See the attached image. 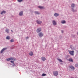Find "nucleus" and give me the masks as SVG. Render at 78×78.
<instances>
[{"instance_id": "nucleus-8", "label": "nucleus", "mask_w": 78, "mask_h": 78, "mask_svg": "<svg viewBox=\"0 0 78 78\" xmlns=\"http://www.w3.org/2000/svg\"><path fill=\"white\" fill-rule=\"evenodd\" d=\"M39 37H42L43 36V34L42 32L39 33L38 34Z\"/></svg>"}, {"instance_id": "nucleus-13", "label": "nucleus", "mask_w": 78, "mask_h": 78, "mask_svg": "<svg viewBox=\"0 0 78 78\" xmlns=\"http://www.w3.org/2000/svg\"><path fill=\"white\" fill-rule=\"evenodd\" d=\"M59 14H58V13H55L54 14V16L55 17H57V16H59Z\"/></svg>"}, {"instance_id": "nucleus-28", "label": "nucleus", "mask_w": 78, "mask_h": 78, "mask_svg": "<svg viewBox=\"0 0 78 78\" xmlns=\"http://www.w3.org/2000/svg\"><path fill=\"white\" fill-rule=\"evenodd\" d=\"M10 62L12 63H13V64H14V61H11Z\"/></svg>"}, {"instance_id": "nucleus-9", "label": "nucleus", "mask_w": 78, "mask_h": 78, "mask_svg": "<svg viewBox=\"0 0 78 78\" xmlns=\"http://www.w3.org/2000/svg\"><path fill=\"white\" fill-rule=\"evenodd\" d=\"M7 49V48H4L1 51V53H3V51H5V50H6Z\"/></svg>"}, {"instance_id": "nucleus-26", "label": "nucleus", "mask_w": 78, "mask_h": 78, "mask_svg": "<svg viewBox=\"0 0 78 78\" xmlns=\"http://www.w3.org/2000/svg\"><path fill=\"white\" fill-rule=\"evenodd\" d=\"M75 67H78V64H77L75 65Z\"/></svg>"}, {"instance_id": "nucleus-24", "label": "nucleus", "mask_w": 78, "mask_h": 78, "mask_svg": "<svg viewBox=\"0 0 78 78\" xmlns=\"http://www.w3.org/2000/svg\"><path fill=\"white\" fill-rule=\"evenodd\" d=\"M74 6H75V4H73L72 5H71V7H74Z\"/></svg>"}, {"instance_id": "nucleus-29", "label": "nucleus", "mask_w": 78, "mask_h": 78, "mask_svg": "<svg viewBox=\"0 0 78 78\" xmlns=\"http://www.w3.org/2000/svg\"><path fill=\"white\" fill-rule=\"evenodd\" d=\"M28 37H26V39H28Z\"/></svg>"}, {"instance_id": "nucleus-15", "label": "nucleus", "mask_w": 78, "mask_h": 78, "mask_svg": "<svg viewBox=\"0 0 78 78\" xmlns=\"http://www.w3.org/2000/svg\"><path fill=\"white\" fill-rule=\"evenodd\" d=\"M52 23H53V24H54V25H56V21H53Z\"/></svg>"}, {"instance_id": "nucleus-4", "label": "nucleus", "mask_w": 78, "mask_h": 78, "mask_svg": "<svg viewBox=\"0 0 78 78\" xmlns=\"http://www.w3.org/2000/svg\"><path fill=\"white\" fill-rule=\"evenodd\" d=\"M36 22L37 23H38V24H41V23H42V21L39 20H37L36 21Z\"/></svg>"}, {"instance_id": "nucleus-3", "label": "nucleus", "mask_w": 78, "mask_h": 78, "mask_svg": "<svg viewBox=\"0 0 78 78\" xmlns=\"http://www.w3.org/2000/svg\"><path fill=\"white\" fill-rule=\"evenodd\" d=\"M16 59H14V58H13V57H11L10 58H9L8 59H6V61H10V60H13L14 61Z\"/></svg>"}, {"instance_id": "nucleus-11", "label": "nucleus", "mask_w": 78, "mask_h": 78, "mask_svg": "<svg viewBox=\"0 0 78 78\" xmlns=\"http://www.w3.org/2000/svg\"><path fill=\"white\" fill-rule=\"evenodd\" d=\"M33 52L32 51H30V53H29V55L32 56H33Z\"/></svg>"}, {"instance_id": "nucleus-20", "label": "nucleus", "mask_w": 78, "mask_h": 78, "mask_svg": "<svg viewBox=\"0 0 78 78\" xmlns=\"http://www.w3.org/2000/svg\"><path fill=\"white\" fill-rule=\"evenodd\" d=\"M38 8L40 9H43V8H44V7L39 6H38Z\"/></svg>"}, {"instance_id": "nucleus-23", "label": "nucleus", "mask_w": 78, "mask_h": 78, "mask_svg": "<svg viewBox=\"0 0 78 78\" xmlns=\"http://www.w3.org/2000/svg\"><path fill=\"white\" fill-rule=\"evenodd\" d=\"M17 1L18 2H22L23 1V0H17Z\"/></svg>"}, {"instance_id": "nucleus-12", "label": "nucleus", "mask_w": 78, "mask_h": 78, "mask_svg": "<svg viewBox=\"0 0 78 78\" xmlns=\"http://www.w3.org/2000/svg\"><path fill=\"white\" fill-rule=\"evenodd\" d=\"M6 13V11H3L1 13V14H5Z\"/></svg>"}, {"instance_id": "nucleus-18", "label": "nucleus", "mask_w": 78, "mask_h": 78, "mask_svg": "<svg viewBox=\"0 0 78 78\" xmlns=\"http://www.w3.org/2000/svg\"><path fill=\"white\" fill-rule=\"evenodd\" d=\"M9 31V29H6L5 30V32H6V33H8Z\"/></svg>"}, {"instance_id": "nucleus-6", "label": "nucleus", "mask_w": 78, "mask_h": 78, "mask_svg": "<svg viewBox=\"0 0 78 78\" xmlns=\"http://www.w3.org/2000/svg\"><path fill=\"white\" fill-rule=\"evenodd\" d=\"M36 31L37 33H39V32L41 31V28H38L37 29Z\"/></svg>"}, {"instance_id": "nucleus-16", "label": "nucleus", "mask_w": 78, "mask_h": 78, "mask_svg": "<svg viewBox=\"0 0 78 78\" xmlns=\"http://www.w3.org/2000/svg\"><path fill=\"white\" fill-rule=\"evenodd\" d=\"M57 59L58 60L59 62H63V61H62V60H61V59L59 58H57Z\"/></svg>"}, {"instance_id": "nucleus-14", "label": "nucleus", "mask_w": 78, "mask_h": 78, "mask_svg": "<svg viewBox=\"0 0 78 78\" xmlns=\"http://www.w3.org/2000/svg\"><path fill=\"white\" fill-rule=\"evenodd\" d=\"M61 23H62V24L66 23V21L65 20H62L61 21Z\"/></svg>"}, {"instance_id": "nucleus-2", "label": "nucleus", "mask_w": 78, "mask_h": 78, "mask_svg": "<svg viewBox=\"0 0 78 78\" xmlns=\"http://www.w3.org/2000/svg\"><path fill=\"white\" fill-rule=\"evenodd\" d=\"M53 74L54 76H57L58 75V72L57 71H54L53 72Z\"/></svg>"}, {"instance_id": "nucleus-31", "label": "nucleus", "mask_w": 78, "mask_h": 78, "mask_svg": "<svg viewBox=\"0 0 78 78\" xmlns=\"http://www.w3.org/2000/svg\"><path fill=\"white\" fill-rule=\"evenodd\" d=\"M12 32V30H11Z\"/></svg>"}, {"instance_id": "nucleus-27", "label": "nucleus", "mask_w": 78, "mask_h": 78, "mask_svg": "<svg viewBox=\"0 0 78 78\" xmlns=\"http://www.w3.org/2000/svg\"><path fill=\"white\" fill-rule=\"evenodd\" d=\"M72 11L73 12H75V11H76L74 10L73 9V8H72Z\"/></svg>"}, {"instance_id": "nucleus-21", "label": "nucleus", "mask_w": 78, "mask_h": 78, "mask_svg": "<svg viewBox=\"0 0 78 78\" xmlns=\"http://www.w3.org/2000/svg\"><path fill=\"white\" fill-rule=\"evenodd\" d=\"M35 13L37 14H39V13L38 12H35Z\"/></svg>"}, {"instance_id": "nucleus-7", "label": "nucleus", "mask_w": 78, "mask_h": 78, "mask_svg": "<svg viewBox=\"0 0 78 78\" xmlns=\"http://www.w3.org/2000/svg\"><path fill=\"white\" fill-rule=\"evenodd\" d=\"M41 59L43 61H45L46 60V58L45 57H41Z\"/></svg>"}, {"instance_id": "nucleus-25", "label": "nucleus", "mask_w": 78, "mask_h": 78, "mask_svg": "<svg viewBox=\"0 0 78 78\" xmlns=\"http://www.w3.org/2000/svg\"><path fill=\"white\" fill-rule=\"evenodd\" d=\"M42 76H46V74L43 73L42 74Z\"/></svg>"}, {"instance_id": "nucleus-1", "label": "nucleus", "mask_w": 78, "mask_h": 78, "mask_svg": "<svg viewBox=\"0 0 78 78\" xmlns=\"http://www.w3.org/2000/svg\"><path fill=\"white\" fill-rule=\"evenodd\" d=\"M69 54L72 55V56H73L74 55V51H68Z\"/></svg>"}, {"instance_id": "nucleus-5", "label": "nucleus", "mask_w": 78, "mask_h": 78, "mask_svg": "<svg viewBox=\"0 0 78 78\" xmlns=\"http://www.w3.org/2000/svg\"><path fill=\"white\" fill-rule=\"evenodd\" d=\"M69 69L70 70H75V67L72 66H69Z\"/></svg>"}, {"instance_id": "nucleus-19", "label": "nucleus", "mask_w": 78, "mask_h": 78, "mask_svg": "<svg viewBox=\"0 0 78 78\" xmlns=\"http://www.w3.org/2000/svg\"><path fill=\"white\" fill-rule=\"evenodd\" d=\"M6 39H8V40H9V39H10V37H9V36H7L6 37Z\"/></svg>"}, {"instance_id": "nucleus-22", "label": "nucleus", "mask_w": 78, "mask_h": 78, "mask_svg": "<svg viewBox=\"0 0 78 78\" xmlns=\"http://www.w3.org/2000/svg\"><path fill=\"white\" fill-rule=\"evenodd\" d=\"M10 41L11 42H14V40L12 39Z\"/></svg>"}, {"instance_id": "nucleus-17", "label": "nucleus", "mask_w": 78, "mask_h": 78, "mask_svg": "<svg viewBox=\"0 0 78 78\" xmlns=\"http://www.w3.org/2000/svg\"><path fill=\"white\" fill-rule=\"evenodd\" d=\"M19 15L20 16H22L23 15V12L21 11L19 13Z\"/></svg>"}, {"instance_id": "nucleus-10", "label": "nucleus", "mask_w": 78, "mask_h": 78, "mask_svg": "<svg viewBox=\"0 0 78 78\" xmlns=\"http://www.w3.org/2000/svg\"><path fill=\"white\" fill-rule=\"evenodd\" d=\"M69 61L71 62H73V60L72 58H70L69 59Z\"/></svg>"}, {"instance_id": "nucleus-32", "label": "nucleus", "mask_w": 78, "mask_h": 78, "mask_svg": "<svg viewBox=\"0 0 78 78\" xmlns=\"http://www.w3.org/2000/svg\"><path fill=\"white\" fill-rule=\"evenodd\" d=\"M71 48H72V47H71Z\"/></svg>"}, {"instance_id": "nucleus-30", "label": "nucleus", "mask_w": 78, "mask_h": 78, "mask_svg": "<svg viewBox=\"0 0 78 78\" xmlns=\"http://www.w3.org/2000/svg\"><path fill=\"white\" fill-rule=\"evenodd\" d=\"M62 33H63V31L62 30Z\"/></svg>"}]
</instances>
